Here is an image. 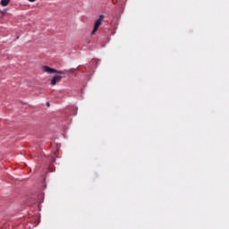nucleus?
Returning <instances> with one entry per match:
<instances>
[{
	"instance_id": "obj_1",
	"label": "nucleus",
	"mask_w": 229,
	"mask_h": 229,
	"mask_svg": "<svg viewBox=\"0 0 229 229\" xmlns=\"http://www.w3.org/2000/svg\"><path fill=\"white\" fill-rule=\"evenodd\" d=\"M43 72H47V74H65V72L64 71H58L56 69H53L49 66H43Z\"/></svg>"
},
{
	"instance_id": "obj_2",
	"label": "nucleus",
	"mask_w": 229,
	"mask_h": 229,
	"mask_svg": "<svg viewBox=\"0 0 229 229\" xmlns=\"http://www.w3.org/2000/svg\"><path fill=\"white\" fill-rule=\"evenodd\" d=\"M103 19H105V15L101 14L98 19L95 21V25L93 28V30L91 32V35H94L98 30H99V26H101V22H103Z\"/></svg>"
},
{
	"instance_id": "obj_3",
	"label": "nucleus",
	"mask_w": 229,
	"mask_h": 229,
	"mask_svg": "<svg viewBox=\"0 0 229 229\" xmlns=\"http://www.w3.org/2000/svg\"><path fill=\"white\" fill-rule=\"evenodd\" d=\"M61 80H62V76L60 75L54 76L51 80V85H56V83H58V81H61Z\"/></svg>"
},
{
	"instance_id": "obj_4",
	"label": "nucleus",
	"mask_w": 229,
	"mask_h": 229,
	"mask_svg": "<svg viewBox=\"0 0 229 229\" xmlns=\"http://www.w3.org/2000/svg\"><path fill=\"white\" fill-rule=\"evenodd\" d=\"M0 4L2 6H8V4H10V0H1Z\"/></svg>"
},
{
	"instance_id": "obj_5",
	"label": "nucleus",
	"mask_w": 229,
	"mask_h": 229,
	"mask_svg": "<svg viewBox=\"0 0 229 229\" xmlns=\"http://www.w3.org/2000/svg\"><path fill=\"white\" fill-rule=\"evenodd\" d=\"M30 3H35L36 0H28Z\"/></svg>"
},
{
	"instance_id": "obj_6",
	"label": "nucleus",
	"mask_w": 229,
	"mask_h": 229,
	"mask_svg": "<svg viewBox=\"0 0 229 229\" xmlns=\"http://www.w3.org/2000/svg\"><path fill=\"white\" fill-rule=\"evenodd\" d=\"M47 106H49V102L47 103Z\"/></svg>"
}]
</instances>
